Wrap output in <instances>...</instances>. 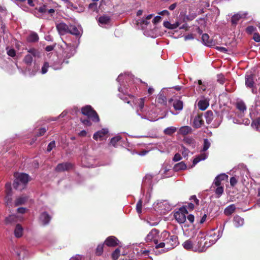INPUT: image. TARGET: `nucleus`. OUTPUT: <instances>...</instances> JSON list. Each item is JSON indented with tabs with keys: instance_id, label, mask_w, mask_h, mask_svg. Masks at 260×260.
I'll use <instances>...</instances> for the list:
<instances>
[{
	"instance_id": "1",
	"label": "nucleus",
	"mask_w": 260,
	"mask_h": 260,
	"mask_svg": "<svg viewBox=\"0 0 260 260\" xmlns=\"http://www.w3.org/2000/svg\"><path fill=\"white\" fill-rule=\"evenodd\" d=\"M161 241L158 245L155 246V248H165L168 251L173 249L178 244V237L175 235H170L167 231L162 232L160 234Z\"/></svg>"
},
{
	"instance_id": "2",
	"label": "nucleus",
	"mask_w": 260,
	"mask_h": 260,
	"mask_svg": "<svg viewBox=\"0 0 260 260\" xmlns=\"http://www.w3.org/2000/svg\"><path fill=\"white\" fill-rule=\"evenodd\" d=\"M82 114L88 117V118L94 122H98L100 121L99 116L96 112L91 106L87 105L81 108Z\"/></svg>"
},
{
	"instance_id": "3",
	"label": "nucleus",
	"mask_w": 260,
	"mask_h": 260,
	"mask_svg": "<svg viewBox=\"0 0 260 260\" xmlns=\"http://www.w3.org/2000/svg\"><path fill=\"white\" fill-rule=\"evenodd\" d=\"M27 52L29 53L26 54L23 59V61L27 66V69L28 71H30L28 67L30 66L33 61V57H39L40 56V53L39 51L35 48H30L27 50Z\"/></svg>"
},
{
	"instance_id": "4",
	"label": "nucleus",
	"mask_w": 260,
	"mask_h": 260,
	"mask_svg": "<svg viewBox=\"0 0 260 260\" xmlns=\"http://www.w3.org/2000/svg\"><path fill=\"white\" fill-rule=\"evenodd\" d=\"M145 241L146 242H153L155 246L158 245L161 241L159 230L156 229H152L146 237Z\"/></svg>"
},
{
	"instance_id": "5",
	"label": "nucleus",
	"mask_w": 260,
	"mask_h": 260,
	"mask_svg": "<svg viewBox=\"0 0 260 260\" xmlns=\"http://www.w3.org/2000/svg\"><path fill=\"white\" fill-rule=\"evenodd\" d=\"M188 213L186 206H182L178 210L175 212L174 216L176 220L179 223H183L186 220V215Z\"/></svg>"
},
{
	"instance_id": "6",
	"label": "nucleus",
	"mask_w": 260,
	"mask_h": 260,
	"mask_svg": "<svg viewBox=\"0 0 260 260\" xmlns=\"http://www.w3.org/2000/svg\"><path fill=\"white\" fill-rule=\"evenodd\" d=\"M15 179L14 181L13 185L14 188H18V182H20L22 185H26L28 182L29 176L25 173H16L14 174Z\"/></svg>"
},
{
	"instance_id": "7",
	"label": "nucleus",
	"mask_w": 260,
	"mask_h": 260,
	"mask_svg": "<svg viewBox=\"0 0 260 260\" xmlns=\"http://www.w3.org/2000/svg\"><path fill=\"white\" fill-rule=\"evenodd\" d=\"M74 165L70 162H63L58 164L56 167L55 170L57 172L68 171L73 168Z\"/></svg>"
},
{
	"instance_id": "8",
	"label": "nucleus",
	"mask_w": 260,
	"mask_h": 260,
	"mask_svg": "<svg viewBox=\"0 0 260 260\" xmlns=\"http://www.w3.org/2000/svg\"><path fill=\"white\" fill-rule=\"evenodd\" d=\"M206 240V236L203 233L200 232L198 236V246L199 251L200 252L204 251V242Z\"/></svg>"
},
{
	"instance_id": "9",
	"label": "nucleus",
	"mask_w": 260,
	"mask_h": 260,
	"mask_svg": "<svg viewBox=\"0 0 260 260\" xmlns=\"http://www.w3.org/2000/svg\"><path fill=\"white\" fill-rule=\"evenodd\" d=\"M203 114L198 113L193 119L192 126L195 128H199L204 124V121L202 118Z\"/></svg>"
},
{
	"instance_id": "10",
	"label": "nucleus",
	"mask_w": 260,
	"mask_h": 260,
	"mask_svg": "<svg viewBox=\"0 0 260 260\" xmlns=\"http://www.w3.org/2000/svg\"><path fill=\"white\" fill-rule=\"evenodd\" d=\"M56 28L58 34L61 35H64L68 34L69 26L64 22H60L56 24Z\"/></svg>"
},
{
	"instance_id": "11",
	"label": "nucleus",
	"mask_w": 260,
	"mask_h": 260,
	"mask_svg": "<svg viewBox=\"0 0 260 260\" xmlns=\"http://www.w3.org/2000/svg\"><path fill=\"white\" fill-rule=\"evenodd\" d=\"M6 187V196L5 197V200H6V203L7 205H9L12 201V188H11V183L10 182H8L5 185Z\"/></svg>"
},
{
	"instance_id": "12",
	"label": "nucleus",
	"mask_w": 260,
	"mask_h": 260,
	"mask_svg": "<svg viewBox=\"0 0 260 260\" xmlns=\"http://www.w3.org/2000/svg\"><path fill=\"white\" fill-rule=\"evenodd\" d=\"M119 240L114 236H109L105 241L104 244L108 247H115L118 245Z\"/></svg>"
},
{
	"instance_id": "13",
	"label": "nucleus",
	"mask_w": 260,
	"mask_h": 260,
	"mask_svg": "<svg viewBox=\"0 0 260 260\" xmlns=\"http://www.w3.org/2000/svg\"><path fill=\"white\" fill-rule=\"evenodd\" d=\"M39 219L43 225H46L50 222L51 217L47 212H43L41 214Z\"/></svg>"
},
{
	"instance_id": "14",
	"label": "nucleus",
	"mask_w": 260,
	"mask_h": 260,
	"mask_svg": "<svg viewBox=\"0 0 260 260\" xmlns=\"http://www.w3.org/2000/svg\"><path fill=\"white\" fill-rule=\"evenodd\" d=\"M108 133V131L107 129H102V130L95 133L93 136V138L95 140H98L99 139L100 140H103L104 137Z\"/></svg>"
},
{
	"instance_id": "15",
	"label": "nucleus",
	"mask_w": 260,
	"mask_h": 260,
	"mask_svg": "<svg viewBox=\"0 0 260 260\" xmlns=\"http://www.w3.org/2000/svg\"><path fill=\"white\" fill-rule=\"evenodd\" d=\"M192 132V128L189 126H181L178 130V133L182 136H186L191 134Z\"/></svg>"
},
{
	"instance_id": "16",
	"label": "nucleus",
	"mask_w": 260,
	"mask_h": 260,
	"mask_svg": "<svg viewBox=\"0 0 260 260\" xmlns=\"http://www.w3.org/2000/svg\"><path fill=\"white\" fill-rule=\"evenodd\" d=\"M235 106L237 109L240 111V114H244L247 110L246 105L243 101L237 102Z\"/></svg>"
},
{
	"instance_id": "17",
	"label": "nucleus",
	"mask_w": 260,
	"mask_h": 260,
	"mask_svg": "<svg viewBox=\"0 0 260 260\" xmlns=\"http://www.w3.org/2000/svg\"><path fill=\"white\" fill-rule=\"evenodd\" d=\"M254 84L253 75L252 74L247 75L245 76V85L247 87L251 88Z\"/></svg>"
},
{
	"instance_id": "18",
	"label": "nucleus",
	"mask_w": 260,
	"mask_h": 260,
	"mask_svg": "<svg viewBox=\"0 0 260 260\" xmlns=\"http://www.w3.org/2000/svg\"><path fill=\"white\" fill-rule=\"evenodd\" d=\"M39 38L36 32H31L27 38V41L30 43H35L39 41Z\"/></svg>"
},
{
	"instance_id": "19",
	"label": "nucleus",
	"mask_w": 260,
	"mask_h": 260,
	"mask_svg": "<svg viewBox=\"0 0 260 260\" xmlns=\"http://www.w3.org/2000/svg\"><path fill=\"white\" fill-rule=\"evenodd\" d=\"M186 167V164L183 161H181L175 164L173 167V170L175 172H178L185 170Z\"/></svg>"
},
{
	"instance_id": "20",
	"label": "nucleus",
	"mask_w": 260,
	"mask_h": 260,
	"mask_svg": "<svg viewBox=\"0 0 260 260\" xmlns=\"http://www.w3.org/2000/svg\"><path fill=\"white\" fill-rule=\"evenodd\" d=\"M205 117L206 120V122L208 124H210L212 121L214 115L213 113L211 110H208L205 113Z\"/></svg>"
},
{
	"instance_id": "21",
	"label": "nucleus",
	"mask_w": 260,
	"mask_h": 260,
	"mask_svg": "<svg viewBox=\"0 0 260 260\" xmlns=\"http://www.w3.org/2000/svg\"><path fill=\"white\" fill-rule=\"evenodd\" d=\"M23 229L20 224H17L16 226L14 234L16 237L20 238L23 235Z\"/></svg>"
},
{
	"instance_id": "22",
	"label": "nucleus",
	"mask_w": 260,
	"mask_h": 260,
	"mask_svg": "<svg viewBox=\"0 0 260 260\" xmlns=\"http://www.w3.org/2000/svg\"><path fill=\"white\" fill-rule=\"evenodd\" d=\"M202 40L204 44L208 46H211L213 45L212 41L209 38V36L207 34H204L202 37Z\"/></svg>"
},
{
	"instance_id": "23",
	"label": "nucleus",
	"mask_w": 260,
	"mask_h": 260,
	"mask_svg": "<svg viewBox=\"0 0 260 260\" xmlns=\"http://www.w3.org/2000/svg\"><path fill=\"white\" fill-rule=\"evenodd\" d=\"M74 53L75 50L73 48H68L64 51V57L66 59H69L74 55Z\"/></svg>"
},
{
	"instance_id": "24",
	"label": "nucleus",
	"mask_w": 260,
	"mask_h": 260,
	"mask_svg": "<svg viewBox=\"0 0 260 260\" xmlns=\"http://www.w3.org/2000/svg\"><path fill=\"white\" fill-rule=\"evenodd\" d=\"M111 18L110 16L104 15L99 18L98 21L102 24H108L110 23Z\"/></svg>"
},
{
	"instance_id": "25",
	"label": "nucleus",
	"mask_w": 260,
	"mask_h": 260,
	"mask_svg": "<svg viewBox=\"0 0 260 260\" xmlns=\"http://www.w3.org/2000/svg\"><path fill=\"white\" fill-rule=\"evenodd\" d=\"M68 34H70L76 36H79L80 35V31L76 26L71 25L69 26Z\"/></svg>"
},
{
	"instance_id": "26",
	"label": "nucleus",
	"mask_w": 260,
	"mask_h": 260,
	"mask_svg": "<svg viewBox=\"0 0 260 260\" xmlns=\"http://www.w3.org/2000/svg\"><path fill=\"white\" fill-rule=\"evenodd\" d=\"M183 142L192 148H194L196 147V141L192 138L185 137L183 139Z\"/></svg>"
},
{
	"instance_id": "27",
	"label": "nucleus",
	"mask_w": 260,
	"mask_h": 260,
	"mask_svg": "<svg viewBox=\"0 0 260 260\" xmlns=\"http://www.w3.org/2000/svg\"><path fill=\"white\" fill-rule=\"evenodd\" d=\"M180 23L178 22H176L174 24H171L168 21H164L163 23L164 26L170 29H174L176 28L179 26Z\"/></svg>"
},
{
	"instance_id": "28",
	"label": "nucleus",
	"mask_w": 260,
	"mask_h": 260,
	"mask_svg": "<svg viewBox=\"0 0 260 260\" xmlns=\"http://www.w3.org/2000/svg\"><path fill=\"white\" fill-rule=\"evenodd\" d=\"M234 222L236 226L239 227L244 224V219L240 216L236 215L234 218Z\"/></svg>"
},
{
	"instance_id": "29",
	"label": "nucleus",
	"mask_w": 260,
	"mask_h": 260,
	"mask_svg": "<svg viewBox=\"0 0 260 260\" xmlns=\"http://www.w3.org/2000/svg\"><path fill=\"white\" fill-rule=\"evenodd\" d=\"M209 104L208 101L207 100H200L198 104V106L199 109L204 111L206 110L209 106Z\"/></svg>"
},
{
	"instance_id": "30",
	"label": "nucleus",
	"mask_w": 260,
	"mask_h": 260,
	"mask_svg": "<svg viewBox=\"0 0 260 260\" xmlns=\"http://www.w3.org/2000/svg\"><path fill=\"white\" fill-rule=\"evenodd\" d=\"M146 98H142L139 99L137 100L136 104L137 106V108L139 109L141 112L143 111V108L144 107V104L145 102Z\"/></svg>"
},
{
	"instance_id": "31",
	"label": "nucleus",
	"mask_w": 260,
	"mask_h": 260,
	"mask_svg": "<svg viewBox=\"0 0 260 260\" xmlns=\"http://www.w3.org/2000/svg\"><path fill=\"white\" fill-rule=\"evenodd\" d=\"M236 210V207L234 204H232L225 208L224 211V214L227 215H230L233 214Z\"/></svg>"
},
{
	"instance_id": "32",
	"label": "nucleus",
	"mask_w": 260,
	"mask_h": 260,
	"mask_svg": "<svg viewBox=\"0 0 260 260\" xmlns=\"http://www.w3.org/2000/svg\"><path fill=\"white\" fill-rule=\"evenodd\" d=\"M251 126L257 131L260 132V116L253 120Z\"/></svg>"
},
{
	"instance_id": "33",
	"label": "nucleus",
	"mask_w": 260,
	"mask_h": 260,
	"mask_svg": "<svg viewBox=\"0 0 260 260\" xmlns=\"http://www.w3.org/2000/svg\"><path fill=\"white\" fill-rule=\"evenodd\" d=\"M177 131V128L174 126H170L164 129V133L165 134L171 136L175 133Z\"/></svg>"
},
{
	"instance_id": "34",
	"label": "nucleus",
	"mask_w": 260,
	"mask_h": 260,
	"mask_svg": "<svg viewBox=\"0 0 260 260\" xmlns=\"http://www.w3.org/2000/svg\"><path fill=\"white\" fill-rule=\"evenodd\" d=\"M17 221V217L14 215H11L5 219L6 224H11Z\"/></svg>"
},
{
	"instance_id": "35",
	"label": "nucleus",
	"mask_w": 260,
	"mask_h": 260,
	"mask_svg": "<svg viewBox=\"0 0 260 260\" xmlns=\"http://www.w3.org/2000/svg\"><path fill=\"white\" fill-rule=\"evenodd\" d=\"M27 200V198L26 197H20L17 198L15 202V204L16 206H18L19 205H21L24 204L26 201Z\"/></svg>"
},
{
	"instance_id": "36",
	"label": "nucleus",
	"mask_w": 260,
	"mask_h": 260,
	"mask_svg": "<svg viewBox=\"0 0 260 260\" xmlns=\"http://www.w3.org/2000/svg\"><path fill=\"white\" fill-rule=\"evenodd\" d=\"M173 107L176 110H181L183 108V102L180 100H176L173 103Z\"/></svg>"
},
{
	"instance_id": "37",
	"label": "nucleus",
	"mask_w": 260,
	"mask_h": 260,
	"mask_svg": "<svg viewBox=\"0 0 260 260\" xmlns=\"http://www.w3.org/2000/svg\"><path fill=\"white\" fill-rule=\"evenodd\" d=\"M183 246L185 249L190 250L193 248V243L190 239L187 240L183 243Z\"/></svg>"
},
{
	"instance_id": "38",
	"label": "nucleus",
	"mask_w": 260,
	"mask_h": 260,
	"mask_svg": "<svg viewBox=\"0 0 260 260\" xmlns=\"http://www.w3.org/2000/svg\"><path fill=\"white\" fill-rule=\"evenodd\" d=\"M242 18V15L240 14L234 15L231 18V22L233 25H236L239 20Z\"/></svg>"
},
{
	"instance_id": "39",
	"label": "nucleus",
	"mask_w": 260,
	"mask_h": 260,
	"mask_svg": "<svg viewBox=\"0 0 260 260\" xmlns=\"http://www.w3.org/2000/svg\"><path fill=\"white\" fill-rule=\"evenodd\" d=\"M206 158V155L205 154H202L194 158L193 160L192 164L193 166H195L197 163L202 160H204Z\"/></svg>"
},
{
	"instance_id": "40",
	"label": "nucleus",
	"mask_w": 260,
	"mask_h": 260,
	"mask_svg": "<svg viewBox=\"0 0 260 260\" xmlns=\"http://www.w3.org/2000/svg\"><path fill=\"white\" fill-rule=\"evenodd\" d=\"M213 244H214V241L209 239V237H206V240L204 242L203 247H204V251L206 249V248H207L208 247H209Z\"/></svg>"
},
{
	"instance_id": "41",
	"label": "nucleus",
	"mask_w": 260,
	"mask_h": 260,
	"mask_svg": "<svg viewBox=\"0 0 260 260\" xmlns=\"http://www.w3.org/2000/svg\"><path fill=\"white\" fill-rule=\"evenodd\" d=\"M103 249H104V244H99L98 245L96 251H95V254L96 255L100 256L101 255L103 252Z\"/></svg>"
},
{
	"instance_id": "42",
	"label": "nucleus",
	"mask_w": 260,
	"mask_h": 260,
	"mask_svg": "<svg viewBox=\"0 0 260 260\" xmlns=\"http://www.w3.org/2000/svg\"><path fill=\"white\" fill-rule=\"evenodd\" d=\"M120 250L118 248H116L112 253L111 257L113 259L117 260L120 255Z\"/></svg>"
},
{
	"instance_id": "43",
	"label": "nucleus",
	"mask_w": 260,
	"mask_h": 260,
	"mask_svg": "<svg viewBox=\"0 0 260 260\" xmlns=\"http://www.w3.org/2000/svg\"><path fill=\"white\" fill-rule=\"evenodd\" d=\"M36 10H37L39 13L41 14H44L47 13V5H43L42 6H40L39 8H36L35 9Z\"/></svg>"
},
{
	"instance_id": "44",
	"label": "nucleus",
	"mask_w": 260,
	"mask_h": 260,
	"mask_svg": "<svg viewBox=\"0 0 260 260\" xmlns=\"http://www.w3.org/2000/svg\"><path fill=\"white\" fill-rule=\"evenodd\" d=\"M142 200L140 199L136 204V210L138 214L142 213Z\"/></svg>"
},
{
	"instance_id": "45",
	"label": "nucleus",
	"mask_w": 260,
	"mask_h": 260,
	"mask_svg": "<svg viewBox=\"0 0 260 260\" xmlns=\"http://www.w3.org/2000/svg\"><path fill=\"white\" fill-rule=\"evenodd\" d=\"M217 188L215 190V194L218 196V197H220L223 192V186H216Z\"/></svg>"
},
{
	"instance_id": "46",
	"label": "nucleus",
	"mask_w": 260,
	"mask_h": 260,
	"mask_svg": "<svg viewBox=\"0 0 260 260\" xmlns=\"http://www.w3.org/2000/svg\"><path fill=\"white\" fill-rule=\"evenodd\" d=\"M210 143L208 141V140L207 139H205L204 140V145L202 151H206V150H207L210 147Z\"/></svg>"
},
{
	"instance_id": "47",
	"label": "nucleus",
	"mask_w": 260,
	"mask_h": 260,
	"mask_svg": "<svg viewBox=\"0 0 260 260\" xmlns=\"http://www.w3.org/2000/svg\"><path fill=\"white\" fill-rule=\"evenodd\" d=\"M49 67V64L48 62H45L41 69V73L43 74L46 73L48 71V69Z\"/></svg>"
},
{
	"instance_id": "48",
	"label": "nucleus",
	"mask_w": 260,
	"mask_h": 260,
	"mask_svg": "<svg viewBox=\"0 0 260 260\" xmlns=\"http://www.w3.org/2000/svg\"><path fill=\"white\" fill-rule=\"evenodd\" d=\"M219 180L222 181H227L228 179V176L225 174H220L216 176Z\"/></svg>"
},
{
	"instance_id": "49",
	"label": "nucleus",
	"mask_w": 260,
	"mask_h": 260,
	"mask_svg": "<svg viewBox=\"0 0 260 260\" xmlns=\"http://www.w3.org/2000/svg\"><path fill=\"white\" fill-rule=\"evenodd\" d=\"M206 218H207V214L206 213L205 210H203V214H202V216L201 217V218L199 219V220H198V221L200 223L203 224L206 221Z\"/></svg>"
},
{
	"instance_id": "50",
	"label": "nucleus",
	"mask_w": 260,
	"mask_h": 260,
	"mask_svg": "<svg viewBox=\"0 0 260 260\" xmlns=\"http://www.w3.org/2000/svg\"><path fill=\"white\" fill-rule=\"evenodd\" d=\"M55 147V142L54 141H51L49 144L48 145L47 148V152H50L53 148Z\"/></svg>"
},
{
	"instance_id": "51",
	"label": "nucleus",
	"mask_w": 260,
	"mask_h": 260,
	"mask_svg": "<svg viewBox=\"0 0 260 260\" xmlns=\"http://www.w3.org/2000/svg\"><path fill=\"white\" fill-rule=\"evenodd\" d=\"M120 139V138L119 137H113L111 139L110 144L113 146H115L117 142H118Z\"/></svg>"
},
{
	"instance_id": "52",
	"label": "nucleus",
	"mask_w": 260,
	"mask_h": 260,
	"mask_svg": "<svg viewBox=\"0 0 260 260\" xmlns=\"http://www.w3.org/2000/svg\"><path fill=\"white\" fill-rule=\"evenodd\" d=\"M46 132V131L45 128H41L39 129V132L36 134L35 137H38L42 136L44 135Z\"/></svg>"
},
{
	"instance_id": "53",
	"label": "nucleus",
	"mask_w": 260,
	"mask_h": 260,
	"mask_svg": "<svg viewBox=\"0 0 260 260\" xmlns=\"http://www.w3.org/2000/svg\"><path fill=\"white\" fill-rule=\"evenodd\" d=\"M189 200H191V201H193L194 203H195V204L196 205V206H199V204H200L199 200L197 199V198L196 195L191 196L190 197Z\"/></svg>"
},
{
	"instance_id": "54",
	"label": "nucleus",
	"mask_w": 260,
	"mask_h": 260,
	"mask_svg": "<svg viewBox=\"0 0 260 260\" xmlns=\"http://www.w3.org/2000/svg\"><path fill=\"white\" fill-rule=\"evenodd\" d=\"M256 29V28L253 26H248L246 28V31L248 34H251Z\"/></svg>"
},
{
	"instance_id": "55",
	"label": "nucleus",
	"mask_w": 260,
	"mask_h": 260,
	"mask_svg": "<svg viewBox=\"0 0 260 260\" xmlns=\"http://www.w3.org/2000/svg\"><path fill=\"white\" fill-rule=\"evenodd\" d=\"M215 185V186H222L221 185V181L219 180L218 178H217L216 177H215L214 182H213V185Z\"/></svg>"
},
{
	"instance_id": "56",
	"label": "nucleus",
	"mask_w": 260,
	"mask_h": 260,
	"mask_svg": "<svg viewBox=\"0 0 260 260\" xmlns=\"http://www.w3.org/2000/svg\"><path fill=\"white\" fill-rule=\"evenodd\" d=\"M7 54L11 57H14L16 55V51L14 49H10L7 51Z\"/></svg>"
},
{
	"instance_id": "57",
	"label": "nucleus",
	"mask_w": 260,
	"mask_h": 260,
	"mask_svg": "<svg viewBox=\"0 0 260 260\" xmlns=\"http://www.w3.org/2000/svg\"><path fill=\"white\" fill-rule=\"evenodd\" d=\"M81 121L84 125H86L87 126H91L92 124L91 122L90 121V119H81Z\"/></svg>"
},
{
	"instance_id": "58",
	"label": "nucleus",
	"mask_w": 260,
	"mask_h": 260,
	"mask_svg": "<svg viewBox=\"0 0 260 260\" xmlns=\"http://www.w3.org/2000/svg\"><path fill=\"white\" fill-rule=\"evenodd\" d=\"M217 81L219 83L223 84L225 82V78H224V76L222 75H218Z\"/></svg>"
},
{
	"instance_id": "59",
	"label": "nucleus",
	"mask_w": 260,
	"mask_h": 260,
	"mask_svg": "<svg viewBox=\"0 0 260 260\" xmlns=\"http://www.w3.org/2000/svg\"><path fill=\"white\" fill-rule=\"evenodd\" d=\"M237 183V180L235 177H232L230 178V185L231 186H235Z\"/></svg>"
},
{
	"instance_id": "60",
	"label": "nucleus",
	"mask_w": 260,
	"mask_h": 260,
	"mask_svg": "<svg viewBox=\"0 0 260 260\" xmlns=\"http://www.w3.org/2000/svg\"><path fill=\"white\" fill-rule=\"evenodd\" d=\"M186 219L190 222V223H193L194 220V216L192 214H189Z\"/></svg>"
},
{
	"instance_id": "61",
	"label": "nucleus",
	"mask_w": 260,
	"mask_h": 260,
	"mask_svg": "<svg viewBox=\"0 0 260 260\" xmlns=\"http://www.w3.org/2000/svg\"><path fill=\"white\" fill-rule=\"evenodd\" d=\"M253 39L255 42H260V35L258 33H254L253 35Z\"/></svg>"
},
{
	"instance_id": "62",
	"label": "nucleus",
	"mask_w": 260,
	"mask_h": 260,
	"mask_svg": "<svg viewBox=\"0 0 260 260\" xmlns=\"http://www.w3.org/2000/svg\"><path fill=\"white\" fill-rule=\"evenodd\" d=\"M161 20V17L159 16H157L154 17V18L152 20V22L154 24H156L157 23L159 22Z\"/></svg>"
},
{
	"instance_id": "63",
	"label": "nucleus",
	"mask_w": 260,
	"mask_h": 260,
	"mask_svg": "<svg viewBox=\"0 0 260 260\" xmlns=\"http://www.w3.org/2000/svg\"><path fill=\"white\" fill-rule=\"evenodd\" d=\"M181 158H182V157L181 156L180 154H179V153H176L175 154V155L173 158V160L174 161H178L181 160Z\"/></svg>"
},
{
	"instance_id": "64",
	"label": "nucleus",
	"mask_w": 260,
	"mask_h": 260,
	"mask_svg": "<svg viewBox=\"0 0 260 260\" xmlns=\"http://www.w3.org/2000/svg\"><path fill=\"white\" fill-rule=\"evenodd\" d=\"M203 213V211H197L196 215V218L197 221L199 220V219L202 216Z\"/></svg>"
}]
</instances>
